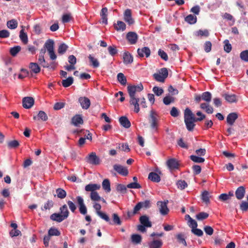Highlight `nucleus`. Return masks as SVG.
I'll return each instance as SVG.
<instances>
[{
    "label": "nucleus",
    "mask_w": 248,
    "mask_h": 248,
    "mask_svg": "<svg viewBox=\"0 0 248 248\" xmlns=\"http://www.w3.org/2000/svg\"><path fill=\"white\" fill-rule=\"evenodd\" d=\"M143 89L141 84L137 85H128L127 92L130 97L129 103L134 107V111H140L139 103L143 108L146 107L145 99L140 95V92Z\"/></svg>",
    "instance_id": "1"
},
{
    "label": "nucleus",
    "mask_w": 248,
    "mask_h": 248,
    "mask_svg": "<svg viewBox=\"0 0 248 248\" xmlns=\"http://www.w3.org/2000/svg\"><path fill=\"white\" fill-rule=\"evenodd\" d=\"M184 121L187 129L189 131H193L195 126V122L197 121L194 114L189 108H186L185 110Z\"/></svg>",
    "instance_id": "2"
},
{
    "label": "nucleus",
    "mask_w": 248,
    "mask_h": 248,
    "mask_svg": "<svg viewBox=\"0 0 248 248\" xmlns=\"http://www.w3.org/2000/svg\"><path fill=\"white\" fill-rule=\"evenodd\" d=\"M202 100L205 101V103H202L200 105L201 109L205 110L208 114H212L213 112V108L209 105L211 101L212 94L209 92H205L201 94Z\"/></svg>",
    "instance_id": "3"
},
{
    "label": "nucleus",
    "mask_w": 248,
    "mask_h": 248,
    "mask_svg": "<svg viewBox=\"0 0 248 248\" xmlns=\"http://www.w3.org/2000/svg\"><path fill=\"white\" fill-rule=\"evenodd\" d=\"M158 121L159 116L155 110L152 109L150 112L149 122L152 129L155 130L157 129Z\"/></svg>",
    "instance_id": "4"
},
{
    "label": "nucleus",
    "mask_w": 248,
    "mask_h": 248,
    "mask_svg": "<svg viewBox=\"0 0 248 248\" xmlns=\"http://www.w3.org/2000/svg\"><path fill=\"white\" fill-rule=\"evenodd\" d=\"M168 75V69L166 68H161L157 73L153 75L154 79L158 82H164Z\"/></svg>",
    "instance_id": "5"
},
{
    "label": "nucleus",
    "mask_w": 248,
    "mask_h": 248,
    "mask_svg": "<svg viewBox=\"0 0 248 248\" xmlns=\"http://www.w3.org/2000/svg\"><path fill=\"white\" fill-rule=\"evenodd\" d=\"M169 202L168 200L162 201H158L157 202L156 204L159 210L160 214L162 215L165 216L168 214L169 209L168 208L167 204Z\"/></svg>",
    "instance_id": "6"
},
{
    "label": "nucleus",
    "mask_w": 248,
    "mask_h": 248,
    "mask_svg": "<svg viewBox=\"0 0 248 248\" xmlns=\"http://www.w3.org/2000/svg\"><path fill=\"white\" fill-rule=\"evenodd\" d=\"M77 202L78 205L79 212L82 215L87 214V209L84 202V200L81 196L76 197Z\"/></svg>",
    "instance_id": "7"
},
{
    "label": "nucleus",
    "mask_w": 248,
    "mask_h": 248,
    "mask_svg": "<svg viewBox=\"0 0 248 248\" xmlns=\"http://www.w3.org/2000/svg\"><path fill=\"white\" fill-rule=\"evenodd\" d=\"M87 161L89 163L97 165L100 164L101 160L98 156H97L95 152H92L87 157Z\"/></svg>",
    "instance_id": "8"
},
{
    "label": "nucleus",
    "mask_w": 248,
    "mask_h": 248,
    "mask_svg": "<svg viewBox=\"0 0 248 248\" xmlns=\"http://www.w3.org/2000/svg\"><path fill=\"white\" fill-rule=\"evenodd\" d=\"M150 206V201L146 200L144 202H138L134 208L133 214H136L142 208H147Z\"/></svg>",
    "instance_id": "9"
},
{
    "label": "nucleus",
    "mask_w": 248,
    "mask_h": 248,
    "mask_svg": "<svg viewBox=\"0 0 248 248\" xmlns=\"http://www.w3.org/2000/svg\"><path fill=\"white\" fill-rule=\"evenodd\" d=\"M114 170L119 174L123 176H127L128 174V170L127 169L119 164H115L113 165Z\"/></svg>",
    "instance_id": "10"
},
{
    "label": "nucleus",
    "mask_w": 248,
    "mask_h": 248,
    "mask_svg": "<svg viewBox=\"0 0 248 248\" xmlns=\"http://www.w3.org/2000/svg\"><path fill=\"white\" fill-rule=\"evenodd\" d=\"M126 38L130 44L134 45L137 42L138 36L136 32L130 31L127 33Z\"/></svg>",
    "instance_id": "11"
},
{
    "label": "nucleus",
    "mask_w": 248,
    "mask_h": 248,
    "mask_svg": "<svg viewBox=\"0 0 248 248\" xmlns=\"http://www.w3.org/2000/svg\"><path fill=\"white\" fill-rule=\"evenodd\" d=\"M124 19L129 25L134 23V20L132 17V12L130 9H127L125 10L124 14Z\"/></svg>",
    "instance_id": "12"
},
{
    "label": "nucleus",
    "mask_w": 248,
    "mask_h": 248,
    "mask_svg": "<svg viewBox=\"0 0 248 248\" xmlns=\"http://www.w3.org/2000/svg\"><path fill=\"white\" fill-rule=\"evenodd\" d=\"M123 60L124 64H130L133 62V57L129 52L125 51L123 54Z\"/></svg>",
    "instance_id": "13"
},
{
    "label": "nucleus",
    "mask_w": 248,
    "mask_h": 248,
    "mask_svg": "<svg viewBox=\"0 0 248 248\" xmlns=\"http://www.w3.org/2000/svg\"><path fill=\"white\" fill-rule=\"evenodd\" d=\"M167 165L170 170L178 169L179 168V163L174 158H170L167 160Z\"/></svg>",
    "instance_id": "14"
},
{
    "label": "nucleus",
    "mask_w": 248,
    "mask_h": 248,
    "mask_svg": "<svg viewBox=\"0 0 248 248\" xmlns=\"http://www.w3.org/2000/svg\"><path fill=\"white\" fill-rule=\"evenodd\" d=\"M34 99L31 97H24L22 100L23 106L25 108H31L34 104Z\"/></svg>",
    "instance_id": "15"
},
{
    "label": "nucleus",
    "mask_w": 248,
    "mask_h": 248,
    "mask_svg": "<svg viewBox=\"0 0 248 248\" xmlns=\"http://www.w3.org/2000/svg\"><path fill=\"white\" fill-rule=\"evenodd\" d=\"M137 52L140 57H143L144 56L148 58L150 56L151 51L149 47H143L141 48H138Z\"/></svg>",
    "instance_id": "16"
},
{
    "label": "nucleus",
    "mask_w": 248,
    "mask_h": 248,
    "mask_svg": "<svg viewBox=\"0 0 248 248\" xmlns=\"http://www.w3.org/2000/svg\"><path fill=\"white\" fill-rule=\"evenodd\" d=\"M78 101L82 108L87 109L91 105L90 100L89 98L86 97H81L78 99Z\"/></svg>",
    "instance_id": "17"
},
{
    "label": "nucleus",
    "mask_w": 248,
    "mask_h": 248,
    "mask_svg": "<svg viewBox=\"0 0 248 248\" xmlns=\"http://www.w3.org/2000/svg\"><path fill=\"white\" fill-rule=\"evenodd\" d=\"M222 96L229 103H236L238 101L237 96L234 94L225 93Z\"/></svg>",
    "instance_id": "18"
},
{
    "label": "nucleus",
    "mask_w": 248,
    "mask_h": 248,
    "mask_svg": "<svg viewBox=\"0 0 248 248\" xmlns=\"http://www.w3.org/2000/svg\"><path fill=\"white\" fill-rule=\"evenodd\" d=\"M101 187V186L99 184H89L86 185L85 187V190L88 192H95L96 190H99Z\"/></svg>",
    "instance_id": "19"
},
{
    "label": "nucleus",
    "mask_w": 248,
    "mask_h": 248,
    "mask_svg": "<svg viewBox=\"0 0 248 248\" xmlns=\"http://www.w3.org/2000/svg\"><path fill=\"white\" fill-rule=\"evenodd\" d=\"M113 26L117 31H124L126 29V24L120 20H118L116 23H114Z\"/></svg>",
    "instance_id": "20"
},
{
    "label": "nucleus",
    "mask_w": 248,
    "mask_h": 248,
    "mask_svg": "<svg viewBox=\"0 0 248 248\" xmlns=\"http://www.w3.org/2000/svg\"><path fill=\"white\" fill-rule=\"evenodd\" d=\"M50 219L57 222H61L66 218L60 213H53L50 217Z\"/></svg>",
    "instance_id": "21"
},
{
    "label": "nucleus",
    "mask_w": 248,
    "mask_h": 248,
    "mask_svg": "<svg viewBox=\"0 0 248 248\" xmlns=\"http://www.w3.org/2000/svg\"><path fill=\"white\" fill-rule=\"evenodd\" d=\"M140 221L141 225L146 226L147 228L152 226V223L149 220L148 217L145 215L141 216L140 217Z\"/></svg>",
    "instance_id": "22"
},
{
    "label": "nucleus",
    "mask_w": 248,
    "mask_h": 248,
    "mask_svg": "<svg viewBox=\"0 0 248 248\" xmlns=\"http://www.w3.org/2000/svg\"><path fill=\"white\" fill-rule=\"evenodd\" d=\"M163 242L160 239L154 240L148 244L149 248H161Z\"/></svg>",
    "instance_id": "23"
},
{
    "label": "nucleus",
    "mask_w": 248,
    "mask_h": 248,
    "mask_svg": "<svg viewBox=\"0 0 248 248\" xmlns=\"http://www.w3.org/2000/svg\"><path fill=\"white\" fill-rule=\"evenodd\" d=\"M237 118L238 115L237 113L234 112L231 113L227 117V123L229 124L232 125L233 124Z\"/></svg>",
    "instance_id": "24"
},
{
    "label": "nucleus",
    "mask_w": 248,
    "mask_h": 248,
    "mask_svg": "<svg viewBox=\"0 0 248 248\" xmlns=\"http://www.w3.org/2000/svg\"><path fill=\"white\" fill-rule=\"evenodd\" d=\"M100 16L103 23L107 25L108 24V8L103 7L100 12Z\"/></svg>",
    "instance_id": "25"
},
{
    "label": "nucleus",
    "mask_w": 248,
    "mask_h": 248,
    "mask_svg": "<svg viewBox=\"0 0 248 248\" xmlns=\"http://www.w3.org/2000/svg\"><path fill=\"white\" fill-rule=\"evenodd\" d=\"M119 122L121 125L126 128H128L131 126L130 122L125 116H122L119 118Z\"/></svg>",
    "instance_id": "26"
},
{
    "label": "nucleus",
    "mask_w": 248,
    "mask_h": 248,
    "mask_svg": "<svg viewBox=\"0 0 248 248\" xmlns=\"http://www.w3.org/2000/svg\"><path fill=\"white\" fill-rule=\"evenodd\" d=\"M245 188L244 186H239L235 191V195L237 199L241 200L244 197Z\"/></svg>",
    "instance_id": "27"
},
{
    "label": "nucleus",
    "mask_w": 248,
    "mask_h": 248,
    "mask_svg": "<svg viewBox=\"0 0 248 248\" xmlns=\"http://www.w3.org/2000/svg\"><path fill=\"white\" fill-rule=\"evenodd\" d=\"M44 47L48 52L53 50L54 49V42L52 39L47 40L45 45Z\"/></svg>",
    "instance_id": "28"
},
{
    "label": "nucleus",
    "mask_w": 248,
    "mask_h": 248,
    "mask_svg": "<svg viewBox=\"0 0 248 248\" xmlns=\"http://www.w3.org/2000/svg\"><path fill=\"white\" fill-rule=\"evenodd\" d=\"M72 123L75 126H78L83 123L81 116L79 115H76L72 119Z\"/></svg>",
    "instance_id": "29"
},
{
    "label": "nucleus",
    "mask_w": 248,
    "mask_h": 248,
    "mask_svg": "<svg viewBox=\"0 0 248 248\" xmlns=\"http://www.w3.org/2000/svg\"><path fill=\"white\" fill-rule=\"evenodd\" d=\"M148 179L156 183H158L160 181V177L159 175L154 172H151L149 174Z\"/></svg>",
    "instance_id": "30"
},
{
    "label": "nucleus",
    "mask_w": 248,
    "mask_h": 248,
    "mask_svg": "<svg viewBox=\"0 0 248 248\" xmlns=\"http://www.w3.org/2000/svg\"><path fill=\"white\" fill-rule=\"evenodd\" d=\"M233 196V192H229L228 194L226 193H223L220 194L219 197L218 199L219 200L225 202L229 199H231V198Z\"/></svg>",
    "instance_id": "31"
},
{
    "label": "nucleus",
    "mask_w": 248,
    "mask_h": 248,
    "mask_svg": "<svg viewBox=\"0 0 248 248\" xmlns=\"http://www.w3.org/2000/svg\"><path fill=\"white\" fill-rule=\"evenodd\" d=\"M88 58L89 59L90 64L94 68H97L99 66V62L98 60L94 57L92 55H89L88 56Z\"/></svg>",
    "instance_id": "32"
},
{
    "label": "nucleus",
    "mask_w": 248,
    "mask_h": 248,
    "mask_svg": "<svg viewBox=\"0 0 248 248\" xmlns=\"http://www.w3.org/2000/svg\"><path fill=\"white\" fill-rule=\"evenodd\" d=\"M18 22L15 19H11L7 22V26L9 29L13 30L17 27Z\"/></svg>",
    "instance_id": "33"
},
{
    "label": "nucleus",
    "mask_w": 248,
    "mask_h": 248,
    "mask_svg": "<svg viewBox=\"0 0 248 248\" xmlns=\"http://www.w3.org/2000/svg\"><path fill=\"white\" fill-rule=\"evenodd\" d=\"M60 214L62 215L66 218H67L69 215V212L68 210L67 206L66 204L63 205L60 208Z\"/></svg>",
    "instance_id": "34"
},
{
    "label": "nucleus",
    "mask_w": 248,
    "mask_h": 248,
    "mask_svg": "<svg viewBox=\"0 0 248 248\" xmlns=\"http://www.w3.org/2000/svg\"><path fill=\"white\" fill-rule=\"evenodd\" d=\"M102 187L106 192H109L111 190L110 184L108 179H105L102 182Z\"/></svg>",
    "instance_id": "35"
},
{
    "label": "nucleus",
    "mask_w": 248,
    "mask_h": 248,
    "mask_svg": "<svg viewBox=\"0 0 248 248\" xmlns=\"http://www.w3.org/2000/svg\"><path fill=\"white\" fill-rule=\"evenodd\" d=\"M185 21L190 24H193L197 22V17L193 15H189L185 17Z\"/></svg>",
    "instance_id": "36"
},
{
    "label": "nucleus",
    "mask_w": 248,
    "mask_h": 248,
    "mask_svg": "<svg viewBox=\"0 0 248 248\" xmlns=\"http://www.w3.org/2000/svg\"><path fill=\"white\" fill-rule=\"evenodd\" d=\"M56 192L58 198H59L61 199H63L65 198L66 196V192L62 188H57L56 190Z\"/></svg>",
    "instance_id": "37"
},
{
    "label": "nucleus",
    "mask_w": 248,
    "mask_h": 248,
    "mask_svg": "<svg viewBox=\"0 0 248 248\" xmlns=\"http://www.w3.org/2000/svg\"><path fill=\"white\" fill-rule=\"evenodd\" d=\"M19 38L24 44H27L28 42V36L27 33L24 32V29L20 31Z\"/></svg>",
    "instance_id": "38"
},
{
    "label": "nucleus",
    "mask_w": 248,
    "mask_h": 248,
    "mask_svg": "<svg viewBox=\"0 0 248 248\" xmlns=\"http://www.w3.org/2000/svg\"><path fill=\"white\" fill-rule=\"evenodd\" d=\"M73 83V78L70 77L65 79L62 80V85L65 87H68L71 85Z\"/></svg>",
    "instance_id": "39"
},
{
    "label": "nucleus",
    "mask_w": 248,
    "mask_h": 248,
    "mask_svg": "<svg viewBox=\"0 0 248 248\" xmlns=\"http://www.w3.org/2000/svg\"><path fill=\"white\" fill-rule=\"evenodd\" d=\"M48 234L50 236H59L61 234V232L58 229L55 227H51L48 231Z\"/></svg>",
    "instance_id": "40"
},
{
    "label": "nucleus",
    "mask_w": 248,
    "mask_h": 248,
    "mask_svg": "<svg viewBox=\"0 0 248 248\" xmlns=\"http://www.w3.org/2000/svg\"><path fill=\"white\" fill-rule=\"evenodd\" d=\"M30 68L34 73L37 74L40 71V68L36 63L31 62L30 64Z\"/></svg>",
    "instance_id": "41"
},
{
    "label": "nucleus",
    "mask_w": 248,
    "mask_h": 248,
    "mask_svg": "<svg viewBox=\"0 0 248 248\" xmlns=\"http://www.w3.org/2000/svg\"><path fill=\"white\" fill-rule=\"evenodd\" d=\"M117 79L118 81L122 85H125L126 84L127 80L126 77L122 73H120L117 75Z\"/></svg>",
    "instance_id": "42"
},
{
    "label": "nucleus",
    "mask_w": 248,
    "mask_h": 248,
    "mask_svg": "<svg viewBox=\"0 0 248 248\" xmlns=\"http://www.w3.org/2000/svg\"><path fill=\"white\" fill-rule=\"evenodd\" d=\"M209 31L207 30H200L195 32V35L196 36H204V37H207L209 36Z\"/></svg>",
    "instance_id": "43"
},
{
    "label": "nucleus",
    "mask_w": 248,
    "mask_h": 248,
    "mask_svg": "<svg viewBox=\"0 0 248 248\" xmlns=\"http://www.w3.org/2000/svg\"><path fill=\"white\" fill-rule=\"evenodd\" d=\"M163 102L166 105H169L174 102V98L170 95L166 96L163 100Z\"/></svg>",
    "instance_id": "44"
},
{
    "label": "nucleus",
    "mask_w": 248,
    "mask_h": 248,
    "mask_svg": "<svg viewBox=\"0 0 248 248\" xmlns=\"http://www.w3.org/2000/svg\"><path fill=\"white\" fill-rule=\"evenodd\" d=\"M68 47L65 44L62 43L59 46L58 52L60 54H63L66 52Z\"/></svg>",
    "instance_id": "45"
},
{
    "label": "nucleus",
    "mask_w": 248,
    "mask_h": 248,
    "mask_svg": "<svg viewBox=\"0 0 248 248\" xmlns=\"http://www.w3.org/2000/svg\"><path fill=\"white\" fill-rule=\"evenodd\" d=\"M190 159L194 162L196 163H202L204 161L205 159L204 158L202 157L198 156L195 155H191L190 156Z\"/></svg>",
    "instance_id": "46"
},
{
    "label": "nucleus",
    "mask_w": 248,
    "mask_h": 248,
    "mask_svg": "<svg viewBox=\"0 0 248 248\" xmlns=\"http://www.w3.org/2000/svg\"><path fill=\"white\" fill-rule=\"evenodd\" d=\"M21 47L19 46H14L11 48L10 50V53L13 56H16L17 54L20 51Z\"/></svg>",
    "instance_id": "47"
},
{
    "label": "nucleus",
    "mask_w": 248,
    "mask_h": 248,
    "mask_svg": "<svg viewBox=\"0 0 248 248\" xmlns=\"http://www.w3.org/2000/svg\"><path fill=\"white\" fill-rule=\"evenodd\" d=\"M131 241L133 243L139 244L141 241V237L139 234H132L131 235Z\"/></svg>",
    "instance_id": "48"
},
{
    "label": "nucleus",
    "mask_w": 248,
    "mask_h": 248,
    "mask_svg": "<svg viewBox=\"0 0 248 248\" xmlns=\"http://www.w3.org/2000/svg\"><path fill=\"white\" fill-rule=\"evenodd\" d=\"M7 145L10 149L16 148L18 147L19 143L17 140H13L9 141L7 143Z\"/></svg>",
    "instance_id": "49"
},
{
    "label": "nucleus",
    "mask_w": 248,
    "mask_h": 248,
    "mask_svg": "<svg viewBox=\"0 0 248 248\" xmlns=\"http://www.w3.org/2000/svg\"><path fill=\"white\" fill-rule=\"evenodd\" d=\"M72 18L70 13L65 14L62 16V22L63 23H67L70 22Z\"/></svg>",
    "instance_id": "50"
},
{
    "label": "nucleus",
    "mask_w": 248,
    "mask_h": 248,
    "mask_svg": "<svg viewBox=\"0 0 248 248\" xmlns=\"http://www.w3.org/2000/svg\"><path fill=\"white\" fill-rule=\"evenodd\" d=\"M90 198L94 202L100 201L101 199V198L96 191L91 192Z\"/></svg>",
    "instance_id": "51"
},
{
    "label": "nucleus",
    "mask_w": 248,
    "mask_h": 248,
    "mask_svg": "<svg viewBox=\"0 0 248 248\" xmlns=\"http://www.w3.org/2000/svg\"><path fill=\"white\" fill-rule=\"evenodd\" d=\"M108 50L109 54L112 56H114L118 52V50L115 46H109L108 48Z\"/></svg>",
    "instance_id": "52"
},
{
    "label": "nucleus",
    "mask_w": 248,
    "mask_h": 248,
    "mask_svg": "<svg viewBox=\"0 0 248 248\" xmlns=\"http://www.w3.org/2000/svg\"><path fill=\"white\" fill-rule=\"evenodd\" d=\"M224 51L227 53H229L232 50V45L230 44L228 40H225L224 42Z\"/></svg>",
    "instance_id": "53"
},
{
    "label": "nucleus",
    "mask_w": 248,
    "mask_h": 248,
    "mask_svg": "<svg viewBox=\"0 0 248 248\" xmlns=\"http://www.w3.org/2000/svg\"><path fill=\"white\" fill-rule=\"evenodd\" d=\"M209 217V214L205 212H200L198 214L196 217L198 220H203Z\"/></svg>",
    "instance_id": "54"
},
{
    "label": "nucleus",
    "mask_w": 248,
    "mask_h": 248,
    "mask_svg": "<svg viewBox=\"0 0 248 248\" xmlns=\"http://www.w3.org/2000/svg\"><path fill=\"white\" fill-rule=\"evenodd\" d=\"M176 238L180 243H182L185 246H187V244L184 238V234L182 233H178L176 235Z\"/></svg>",
    "instance_id": "55"
},
{
    "label": "nucleus",
    "mask_w": 248,
    "mask_h": 248,
    "mask_svg": "<svg viewBox=\"0 0 248 248\" xmlns=\"http://www.w3.org/2000/svg\"><path fill=\"white\" fill-rule=\"evenodd\" d=\"M38 120L46 121L47 120L46 114L43 111H40L38 114Z\"/></svg>",
    "instance_id": "56"
},
{
    "label": "nucleus",
    "mask_w": 248,
    "mask_h": 248,
    "mask_svg": "<svg viewBox=\"0 0 248 248\" xmlns=\"http://www.w3.org/2000/svg\"><path fill=\"white\" fill-rule=\"evenodd\" d=\"M153 91L157 96L161 95L164 92V91L162 88H159L157 86H155L153 88Z\"/></svg>",
    "instance_id": "57"
},
{
    "label": "nucleus",
    "mask_w": 248,
    "mask_h": 248,
    "mask_svg": "<svg viewBox=\"0 0 248 248\" xmlns=\"http://www.w3.org/2000/svg\"><path fill=\"white\" fill-rule=\"evenodd\" d=\"M209 193L208 192L205 191L202 193V201L205 202L206 203H209Z\"/></svg>",
    "instance_id": "58"
},
{
    "label": "nucleus",
    "mask_w": 248,
    "mask_h": 248,
    "mask_svg": "<svg viewBox=\"0 0 248 248\" xmlns=\"http://www.w3.org/2000/svg\"><path fill=\"white\" fill-rule=\"evenodd\" d=\"M240 57L243 61L248 62V50H244L241 52Z\"/></svg>",
    "instance_id": "59"
},
{
    "label": "nucleus",
    "mask_w": 248,
    "mask_h": 248,
    "mask_svg": "<svg viewBox=\"0 0 248 248\" xmlns=\"http://www.w3.org/2000/svg\"><path fill=\"white\" fill-rule=\"evenodd\" d=\"M67 204L69 206V208L70 211L72 213H75L77 209V207H76V204L72 201H68L67 202Z\"/></svg>",
    "instance_id": "60"
},
{
    "label": "nucleus",
    "mask_w": 248,
    "mask_h": 248,
    "mask_svg": "<svg viewBox=\"0 0 248 248\" xmlns=\"http://www.w3.org/2000/svg\"><path fill=\"white\" fill-rule=\"evenodd\" d=\"M188 226L191 228L192 229L197 228L198 226L197 222L191 217H189V220H188Z\"/></svg>",
    "instance_id": "61"
},
{
    "label": "nucleus",
    "mask_w": 248,
    "mask_h": 248,
    "mask_svg": "<svg viewBox=\"0 0 248 248\" xmlns=\"http://www.w3.org/2000/svg\"><path fill=\"white\" fill-rule=\"evenodd\" d=\"M177 185L178 188L181 189H184L187 186V183L184 180H179L177 183Z\"/></svg>",
    "instance_id": "62"
},
{
    "label": "nucleus",
    "mask_w": 248,
    "mask_h": 248,
    "mask_svg": "<svg viewBox=\"0 0 248 248\" xmlns=\"http://www.w3.org/2000/svg\"><path fill=\"white\" fill-rule=\"evenodd\" d=\"M159 56L164 61H167L168 60L167 54L161 49H159L158 52Z\"/></svg>",
    "instance_id": "63"
},
{
    "label": "nucleus",
    "mask_w": 248,
    "mask_h": 248,
    "mask_svg": "<svg viewBox=\"0 0 248 248\" xmlns=\"http://www.w3.org/2000/svg\"><path fill=\"white\" fill-rule=\"evenodd\" d=\"M240 208L242 211H247L248 210V202L243 201L240 205Z\"/></svg>",
    "instance_id": "64"
}]
</instances>
